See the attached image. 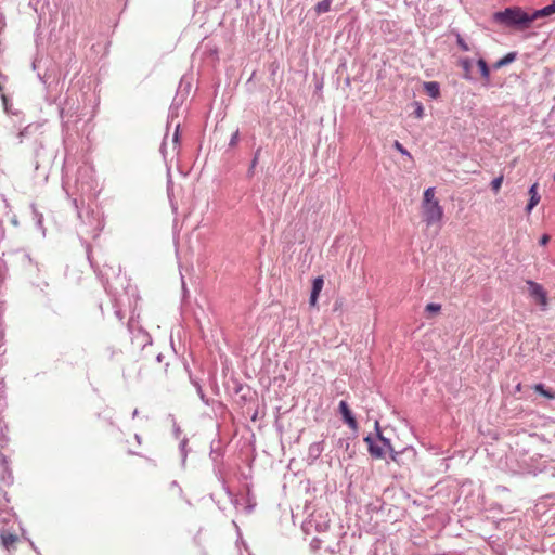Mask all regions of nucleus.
<instances>
[{
	"instance_id": "f257e3e1",
	"label": "nucleus",
	"mask_w": 555,
	"mask_h": 555,
	"mask_svg": "<svg viewBox=\"0 0 555 555\" xmlns=\"http://www.w3.org/2000/svg\"><path fill=\"white\" fill-rule=\"evenodd\" d=\"M493 20L508 27H516L519 29L528 28L533 20L531 13L525 12L521 8L512 7L503 11L495 12Z\"/></svg>"
},
{
	"instance_id": "f03ea898",
	"label": "nucleus",
	"mask_w": 555,
	"mask_h": 555,
	"mask_svg": "<svg viewBox=\"0 0 555 555\" xmlns=\"http://www.w3.org/2000/svg\"><path fill=\"white\" fill-rule=\"evenodd\" d=\"M170 126H173V128H175V131H173V134L171 138V142L169 144L168 135L166 134L163 140L162 146H160V153L165 160L167 159L168 155H171V157L177 155L178 151H179V146H180V122L177 121L175 124L173 107L170 108V114H169L168 122H167V129Z\"/></svg>"
},
{
	"instance_id": "7ed1b4c3",
	"label": "nucleus",
	"mask_w": 555,
	"mask_h": 555,
	"mask_svg": "<svg viewBox=\"0 0 555 555\" xmlns=\"http://www.w3.org/2000/svg\"><path fill=\"white\" fill-rule=\"evenodd\" d=\"M423 220L427 227L439 223L443 217V208L439 202L422 204Z\"/></svg>"
},
{
	"instance_id": "20e7f679",
	"label": "nucleus",
	"mask_w": 555,
	"mask_h": 555,
	"mask_svg": "<svg viewBox=\"0 0 555 555\" xmlns=\"http://www.w3.org/2000/svg\"><path fill=\"white\" fill-rule=\"evenodd\" d=\"M529 293L532 297L539 300L543 309L547 306V295L542 285L531 280L527 281Z\"/></svg>"
},
{
	"instance_id": "39448f33",
	"label": "nucleus",
	"mask_w": 555,
	"mask_h": 555,
	"mask_svg": "<svg viewBox=\"0 0 555 555\" xmlns=\"http://www.w3.org/2000/svg\"><path fill=\"white\" fill-rule=\"evenodd\" d=\"M364 441L367 444L371 456L375 459H383L385 456L386 451L384 450V447H382L379 442L372 437V435H367L364 438Z\"/></svg>"
},
{
	"instance_id": "423d86ee",
	"label": "nucleus",
	"mask_w": 555,
	"mask_h": 555,
	"mask_svg": "<svg viewBox=\"0 0 555 555\" xmlns=\"http://www.w3.org/2000/svg\"><path fill=\"white\" fill-rule=\"evenodd\" d=\"M0 467L2 472L0 473V481L7 486H10L13 483V475L9 467L8 459L0 453Z\"/></svg>"
},
{
	"instance_id": "0eeeda50",
	"label": "nucleus",
	"mask_w": 555,
	"mask_h": 555,
	"mask_svg": "<svg viewBox=\"0 0 555 555\" xmlns=\"http://www.w3.org/2000/svg\"><path fill=\"white\" fill-rule=\"evenodd\" d=\"M339 412L345 421V423L351 428V429H357V421L353 416V414L351 413L348 404L346 401H340L339 402Z\"/></svg>"
},
{
	"instance_id": "6e6552de",
	"label": "nucleus",
	"mask_w": 555,
	"mask_h": 555,
	"mask_svg": "<svg viewBox=\"0 0 555 555\" xmlns=\"http://www.w3.org/2000/svg\"><path fill=\"white\" fill-rule=\"evenodd\" d=\"M375 430H376V439H375V440H377V441L379 442V444H380L382 447H384V450H385V451H386V450H389V451H390V453H391V460H392V461H397V457H398L399 453H398V452H395V451L392 450V447H391L390 440H389V439H387V438H385V437L382 435V431H380V429H379V424H378V422H377V421L375 422Z\"/></svg>"
},
{
	"instance_id": "1a4fd4ad",
	"label": "nucleus",
	"mask_w": 555,
	"mask_h": 555,
	"mask_svg": "<svg viewBox=\"0 0 555 555\" xmlns=\"http://www.w3.org/2000/svg\"><path fill=\"white\" fill-rule=\"evenodd\" d=\"M530 198L526 206V212L530 214L532 209L539 204L541 196L538 193V183H533L528 191Z\"/></svg>"
},
{
	"instance_id": "9d476101",
	"label": "nucleus",
	"mask_w": 555,
	"mask_h": 555,
	"mask_svg": "<svg viewBox=\"0 0 555 555\" xmlns=\"http://www.w3.org/2000/svg\"><path fill=\"white\" fill-rule=\"evenodd\" d=\"M17 540H18V537L14 533L5 532V531L0 532L1 544L7 551H11L12 548H14V545L17 542Z\"/></svg>"
},
{
	"instance_id": "9b49d317",
	"label": "nucleus",
	"mask_w": 555,
	"mask_h": 555,
	"mask_svg": "<svg viewBox=\"0 0 555 555\" xmlns=\"http://www.w3.org/2000/svg\"><path fill=\"white\" fill-rule=\"evenodd\" d=\"M554 13H555V0L551 4H548V5H546V7L542 8V9L533 11L531 13V18L533 21H535V20L541 18V17L551 16Z\"/></svg>"
},
{
	"instance_id": "f8f14e48",
	"label": "nucleus",
	"mask_w": 555,
	"mask_h": 555,
	"mask_svg": "<svg viewBox=\"0 0 555 555\" xmlns=\"http://www.w3.org/2000/svg\"><path fill=\"white\" fill-rule=\"evenodd\" d=\"M323 452V442L318 441L310 444L308 449V457L312 461H315L320 457Z\"/></svg>"
},
{
	"instance_id": "ddd939ff",
	"label": "nucleus",
	"mask_w": 555,
	"mask_h": 555,
	"mask_svg": "<svg viewBox=\"0 0 555 555\" xmlns=\"http://www.w3.org/2000/svg\"><path fill=\"white\" fill-rule=\"evenodd\" d=\"M4 238V229L0 222V242ZM8 276V267L5 261L0 257V286L3 284Z\"/></svg>"
},
{
	"instance_id": "4468645a",
	"label": "nucleus",
	"mask_w": 555,
	"mask_h": 555,
	"mask_svg": "<svg viewBox=\"0 0 555 555\" xmlns=\"http://www.w3.org/2000/svg\"><path fill=\"white\" fill-rule=\"evenodd\" d=\"M424 89L427 92V94L433 99H436L440 95V86L436 81L425 82Z\"/></svg>"
},
{
	"instance_id": "2eb2a0df",
	"label": "nucleus",
	"mask_w": 555,
	"mask_h": 555,
	"mask_svg": "<svg viewBox=\"0 0 555 555\" xmlns=\"http://www.w3.org/2000/svg\"><path fill=\"white\" fill-rule=\"evenodd\" d=\"M133 341H137L138 344L145 347L146 345L152 344V338L145 331L139 330L137 334H133Z\"/></svg>"
},
{
	"instance_id": "dca6fc26",
	"label": "nucleus",
	"mask_w": 555,
	"mask_h": 555,
	"mask_svg": "<svg viewBox=\"0 0 555 555\" xmlns=\"http://www.w3.org/2000/svg\"><path fill=\"white\" fill-rule=\"evenodd\" d=\"M516 59V52H509L504 57L500 59L493 64L494 69H499L501 67H504L511 63H513Z\"/></svg>"
},
{
	"instance_id": "f3484780",
	"label": "nucleus",
	"mask_w": 555,
	"mask_h": 555,
	"mask_svg": "<svg viewBox=\"0 0 555 555\" xmlns=\"http://www.w3.org/2000/svg\"><path fill=\"white\" fill-rule=\"evenodd\" d=\"M460 65L462 67V69L464 70V79L466 80H473V77H472V66H473V62L472 60L469 59H462L460 60Z\"/></svg>"
},
{
	"instance_id": "a211bd4d",
	"label": "nucleus",
	"mask_w": 555,
	"mask_h": 555,
	"mask_svg": "<svg viewBox=\"0 0 555 555\" xmlns=\"http://www.w3.org/2000/svg\"><path fill=\"white\" fill-rule=\"evenodd\" d=\"M533 390L548 400H553L555 398V393L550 389H546L543 384H535L533 386Z\"/></svg>"
},
{
	"instance_id": "6ab92c4d",
	"label": "nucleus",
	"mask_w": 555,
	"mask_h": 555,
	"mask_svg": "<svg viewBox=\"0 0 555 555\" xmlns=\"http://www.w3.org/2000/svg\"><path fill=\"white\" fill-rule=\"evenodd\" d=\"M477 66L479 68V72H480V75L481 77L486 80V81H489L490 80V69L488 67V64L487 62L483 60V59H479L477 61Z\"/></svg>"
},
{
	"instance_id": "aec40b11",
	"label": "nucleus",
	"mask_w": 555,
	"mask_h": 555,
	"mask_svg": "<svg viewBox=\"0 0 555 555\" xmlns=\"http://www.w3.org/2000/svg\"><path fill=\"white\" fill-rule=\"evenodd\" d=\"M332 2L333 0H322L318 2L314 7L317 14L327 13L331 10Z\"/></svg>"
},
{
	"instance_id": "412c9836",
	"label": "nucleus",
	"mask_w": 555,
	"mask_h": 555,
	"mask_svg": "<svg viewBox=\"0 0 555 555\" xmlns=\"http://www.w3.org/2000/svg\"><path fill=\"white\" fill-rule=\"evenodd\" d=\"M435 194H436L435 188H433V186L427 188V189L424 191V197H423V203H422V204H430V203L439 202V201L435 197Z\"/></svg>"
},
{
	"instance_id": "4be33fe9",
	"label": "nucleus",
	"mask_w": 555,
	"mask_h": 555,
	"mask_svg": "<svg viewBox=\"0 0 555 555\" xmlns=\"http://www.w3.org/2000/svg\"><path fill=\"white\" fill-rule=\"evenodd\" d=\"M259 157H260V149H258V150L255 152L254 157H253V159H251V162H250V166H249V168H248V170H247V176H248L249 178L254 176L255 168H256V166H257V164H258V162H259Z\"/></svg>"
},
{
	"instance_id": "5701e85b",
	"label": "nucleus",
	"mask_w": 555,
	"mask_h": 555,
	"mask_svg": "<svg viewBox=\"0 0 555 555\" xmlns=\"http://www.w3.org/2000/svg\"><path fill=\"white\" fill-rule=\"evenodd\" d=\"M323 285H324V281H323L322 276L314 278L313 282H312L311 293L320 295V292L322 291Z\"/></svg>"
},
{
	"instance_id": "b1692460",
	"label": "nucleus",
	"mask_w": 555,
	"mask_h": 555,
	"mask_svg": "<svg viewBox=\"0 0 555 555\" xmlns=\"http://www.w3.org/2000/svg\"><path fill=\"white\" fill-rule=\"evenodd\" d=\"M393 147L403 156H406L409 159H412L410 152L399 141L393 142Z\"/></svg>"
},
{
	"instance_id": "393cba45",
	"label": "nucleus",
	"mask_w": 555,
	"mask_h": 555,
	"mask_svg": "<svg viewBox=\"0 0 555 555\" xmlns=\"http://www.w3.org/2000/svg\"><path fill=\"white\" fill-rule=\"evenodd\" d=\"M502 182H503V176H499L496 178H494L492 181H491V189L494 193H498L500 191V188L502 185Z\"/></svg>"
},
{
	"instance_id": "a878e982",
	"label": "nucleus",
	"mask_w": 555,
	"mask_h": 555,
	"mask_svg": "<svg viewBox=\"0 0 555 555\" xmlns=\"http://www.w3.org/2000/svg\"><path fill=\"white\" fill-rule=\"evenodd\" d=\"M186 443H188V440L186 439H182L181 442H180V451H181V455H182V464L184 465L185 464V461H186V456H188V452H186Z\"/></svg>"
},
{
	"instance_id": "bb28decb",
	"label": "nucleus",
	"mask_w": 555,
	"mask_h": 555,
	"mask_svg": "<svg viewBox=\"0 0 555 555\" xmlns=\"http://www.w3.org/2000/svg\"><path fill=\"white\" fill-rule=\"evenodd\" d=\"M456 43L461 48V50L465 52L469 51L468 44L465 42V40L462 38L460 34H456Z\"/></svg>"
},
{
	"instance_id": "cd10ccee",
	"label": "nucleus",
	"mask_w": 555,
	"mask_h": 555,
	"mask_svg": "<svg viewBox=\"0 0 555 555\" xmlns=\"http://www.w3.org/2000/svg\"><path fill=\"white\" fill-rule=\"evenodd\" d=\"M441 310V305L430 302L426 306V311L428 312H439Z\"/></svg>"
},
{
	"instance_id": "c85d7f7f",
	"label": "nucleus",
	"mask_w": 555,
	"mask_h": 555,
	"mask_svg": "<svg viewBox=\"0 0 555 555\" xmlns=\"http://www.w3.org/2000/svg\"><path fill=\"white\" fill-rule=\"evenodd\" d=\"M414 105H415L414 114H415L416 118H422L424 115V108H423L422 104L418 102H415Z\"/></svg>"
},
{
	"instance_id": "c756f323",
	"label": "nucleus",
	"mask_w": 555,
	"mask_h": 555,
	"mask_svg": "<svg viewBox=\"0 0 555 555\" xmlns=\"http://www.w3.org/2000/svg\"><path fill=\"white\" fill-rule=\"evenodd\" d=\"M34 212H35V219H36V224L39 229L42 230V234L44 235V229L42 228V215L38 214L35 209H34Z\"/></svg>"
},
{
	"instance_id": "7c9ffc66",
	"label": "nucleus",
	"mask_w": 555,
	"mask_h": 555,
	"mask_svg": "<svg viewBox=\"0 0 555 555\" xmlns=\"http://www.w3.org/2000/svg\"><path fill=\"white\" fill-rule=\"evenodd\" d=\"M238 138H240V132H238V130H236V131L232 134V137H231V139H230L229 145H230V146H235V145L237 144V142H238Z\"/></svg>"
},
{
	"instance_id": "2f4dec72",
	"label": "nucleus",
	"mask_w": 555,
	"mask_h": 555,
	"mask_svg": "<svg viewBox=\"0 0 555 555\" xmlns=\"http://www.w3.org/2000/svg\"><path fill=\"white\" fill-rule=\"evenodd\" d=\"M103 228V222L101 220H98L96 221V227L91 231V234L92 236H98L100 231L102 230Z\"/></svg>"
},
{
	"instance_id": "473e14b6",
	"label": "nucleus",
	"mask_w": 555,
	"mask_h": 555,
	"mask_svg": "<svg viewBox=\"0 0 555 555\" xmlns=\"http://www.w3.org/2000/svg\"><path fill=\"white\" fill-rule=\"evenodd\" d=\"M21 260H22V262H23V263H29V264H31V262H33V260H31L30 256H29L28 254H26V253H23V254L21 255Z\"/></svg>"
},
{
	"instance_id": "72a5a7b5",
	"label": "nucleus",
	"mask_w": 555,
	"mask_h": 555,
	"mask_svg": "<svg viewBox=\"0 0 555 555\" xmlns=\"http://www.w3.org/2000/svg\"><path fill=\"white\" fill-rule=\"evenodd\" d=\"M319 294L310 293L309 304L310 306H315Z\"/></svg>"
},
{
	"instance_id": "f704fd0d",
	"label": "nucleus",
	"mask_w": 555,
	"mask_h": 555,
	"mask_svg": "<svg viewBox=\"0 0 555 555\" xmlns=\"http://www.w3.org/2000/svg\"><path fill=\"white\" fill-rule=\"evenodd\" d=\"M28 129H29V126H28V127H25L23 130H21V131L18 132V135H17V137H18L20 142H22V141H23V138L28 133Z\"/></svg>"
},
{
	"instance_id": "c9c22d12",
	"label": "nucleus",
	"mask_w": 555,
	"mask_h": 555,
	"mask_svg": "<svg viewBox=\"0 0 555 555\" xmlns=\"http://www.w3.org/2000/svg\"><path fill=\"white\" fill-rule=\"evenodd\" d=\"M550 241V236L547 234H543L539 241L540 245H546Z\"/></svg>"
},
{
	"instance_id": "e433bc0d",
	"label": "nucleus",
	"mask_w": 555,
	"mask_h": 555,
	"mask_svg": "<svg viewBox=\"0 0 555 555\" xmlns=\"http://www.w3.org/2000/svg\"><path fill=\"white\" fill-rule=\"evenodd\" d=\"M320 544H321V540H319V539H313V540L311 541V547H312L313 550H318V548H320Z\"/></svg>"
},
{
	"instance_id": "4c0bfd02",
	"label": "nucleus",
	"mask_w": 555,
	"mask_h": 555,
	"mask_svg": "<svg viewBox=\"0 0 555 555\" xmlns=\"http://www.w3.org/2000/svg\"><path fill=\"white\" fill-rule=\"evenodd\" d=\"M198 396H199V398H201V400H202V402H203L204 404L209 405V400L207 399V397H206V395L204 393V391H203V392H201V393H198Z\"/></svg>"
},
{
	"instance_id": "58836bf2",
	"label": "nucleus",
	"mask_w": 555,
	"mask_h": 555,
	"mask_svg": "<svg viewBox=\"0 0 555 555\" xmlns=\"http://www.w3.org/2000/svg\"><path fill=\"white\" fill-rule=\"evenodd\" d=\"M115 315H116V317H117V319H118V320H120V321H122V319H124V317H125V315H124V313L121 312V310H120V309H118V308H116V310H115Z\"/></svg>"
},
{
	"instance_id": "ea45409f",
	"label": "nucleus",
	"mask_w": 555,
	"mask_h": 555,
	"mask_svg": "<svg viewBox=\"0 0 555 555\" xmlns=\"http://www.w3.org/2000/svg\"><path fill=\"white\" fill-rule=\"evenodd\" d=\"M4 26H5V21H4L2 12L0 11V31L4 28Z\"/></svg>"
},
{
	"instance_id": "a19ab883",
	"label": "nucleus",
	"mask_w": 555,
	"mask_h": 555,
	"mask_svg": "<svg viewBox=\"0 0 555 555\" xmlns=\"http://www.w3.org/2000/svg\"><path fill=\"white\" fill-rule=\"evenodd\" d=\"M194 384V386L196 387V391L197 393H201L203 392V389H202V386L197 383V382H192Z\"/></svg>"
},
{
	"instance_id": "79ce46f5",
	"label": "nucleus",
	"mask_w": 555,
	"mask_h": 555,
	"mask_svg": "<svg viewBox=\"0 0 555 555\" xmlns=\"http://www.w3.org/2000/svg\"><path fill=\"white\" fill-rule=\"evenodd\" d=\"M60 116H61L62 120L65 119V108L60 109Z\"/></svg>"
},
{
	"instance_id": "37998d69",
	"label": "nucleus",
	"mask_w": 555,
	"mask_h": 555,
	"mask_svg": "<svg viewBox=\"0 0 555 555\" xmlns=\"http://www.w3.org/2000/svg\"><path fill=\"white\" fill-rule=\"evenodd\" d=\"M156 360H157L158 362H162V360H163V356H162V353H158V354H157Z\"/></svg>"
},
{
	"instance_id": "c03bdc74",
	"label": "nucleus",
	"mask_w": 555,
	"mask_h": 555,
	"mask_svg": "<svg viewBox=\"0 0 555 555\" xmlns=\"http://www.w3.org/2000/svg\"><path fill=\"white\" fill-rule=\"evenodd\" d=\"M17 223H18V222H17L16 217H13V218H12V224L17 225Z\"/></svg>"
},
{
	"instance_id": "a18cd8bd",
	"label": "nucleus",
	"mask_w": 555,
	"mask_h": 555,
	"mask_svg": "<svg viewBox=\"0 0 555 555\" xmlns=\"http://www.w3.org/2000/svg\"><path fill=\"white\" fill-rule=\"evenodd\" d=\"M182 289L184 293L186 292L185 282L183 280H182Z\"/></svg>"
},
{
	"instance_id": "49530a36",
	"label": "nucleus",
	"mask_w": 555,
	"mask_h": 555,
	"mask_svg": "<svg viewBox=\"0 0 555 555\" xmlns=\"http://www.w3.org/2000/svg\"><path fill=\"white\" fill-rule=\"evenodd\" d=\"M135 440H137L139 443L141 442V437H140V435H138V434L135 435Z\"/></svg>"
},
{
	"instance_id": "de8ad7c7",
	"label": "nucleus",
	"mask_w": 555,
	"mask_h": 555,
	"mask_svg": "<svg viewBox=\"0 0 555 555\" xmlns=\"http://www.w3.org/2000/svg\"><path fill=\"white\" fill-rule=\"evenodd\" d=\"M138 415V410L135 409L132 413V417H135Z\"/></svg>"
},
{
	"instance_id": "09e8293b",
	"label": "nucleus",
	"mask_w": 555,
	"mask_h": 555,
	"mask_svg": "<svg viewBox=\"0 0 555 555\" xmlns=\"http://www.w3.org/2000/svg\"><path fill=\"white\" fill-rule=\"evenodd\" d=\"M179 433H180V429L177 427V428L175 429V434H176V436H178V435H179Z\"/></svg>"
},
{
	"instance_id": "8fccbe9b",
	"label": "nucleus",
	"mask_w": 555,
	"mask_h": 555,
	"mask_svg": "<svg viewBox=\"0 0 555 555\" xmlns=\"http://www.w3.org/2000/svg\"><path fill=\"white\" fill-rule=\"evenodd\" d=\"M251 509H253V507H251V506H248V507H247V512H248V513H250V512H251Z\"/></svg>"
},
{
	"instance_id": "3c124183",
	"label": "nucleus",
	"mask_w": 555,
	"mask_h": 555,
	"mask_svg": "<svg viewBox=\"0 0 555 555\" xmlns=\"http://www.w3.org/2000/svg\"><path fill=\"white\" fill-rule=\"evenodd\" d=\"M3 498H4V501H5V502H8V501H9V500H8V498H7V494H5V493H4Z\"/></svg>"
},
{
	"instance_id": "603ef678",
	"label": "nucleus",
	"mask_w": 555,
	"mask_h": 555,
	"mask_svg": "<svg viewBox=\"0 0 555 555\" xmlns=\"http://www.w3.org/2000/svg\"><path fill=\"white\" fill-rule=\"evenodd\" d=\"M225 491H227V493H228L229 495H231V492H230V490H229V489H227V488H225Z\"/></svg>"
},
{
	"instance_id": "864d4df0",
	"label": "nucleus",
	"mask_w": 555,
	"mask_h": 555,
	"mask_svg": "<svg viewBox=\"0 0 555 555\" xmlns=\"http://www.w3.org/2000/svg\"><path fill=\"white\" fill-rule=\"evenodd\" d=\"M553 179L555 180V173L553 175Z\"/></svg>"
}]
</instances>
